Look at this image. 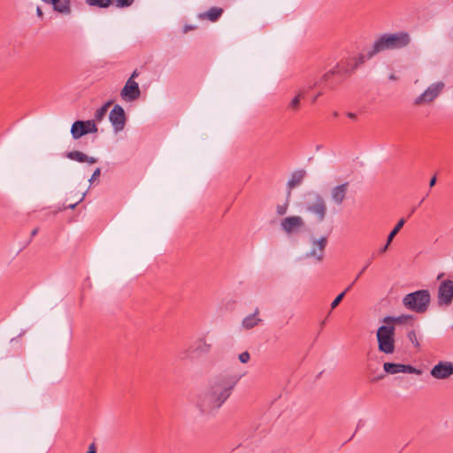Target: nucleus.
Masks as SVG:
<instances>
[{"label":"nucleus","mask_w":453,"mask_h":453,"mask_svg":"<svg viewBox=\"0 0 453 453\" xmlns=\"http://www.w3.org/2000/svg\"><path fill=\"white\" fill-rule=\"evenodd\" d=\"M453 302V280L441 281L437 291V303L440 307H448Z\"/></svg>","instance_id":"obj_8"},{"label":"nucleus","mask_w":453,"mask_h":453,"mask_svg":"<svg viewBox=\"0 0 453 453\" xmlns=\"http://www.w3.org/2000/svg\"><path fill=\"white\" fill-rule=\"evenodd\" d=\"M389 244H390V243H388V240L387 239V243H386L382 248H380V249L379 252H380V254H382V253L386 252V251H387V250L388 249Z\"/></svg>","instance_id":"obj_36"},{"label":"nucleus","mask_w":453,"mask_h":453,"mask_svg":"<svg viewBox=\"0 0 453 453\" xmlns=\"http://www.w3.org/2000/svg\"><path fill=\"white\" fill-rule=\"evenodd\" d=\"M259 310L256 308L255 311L252 314L246 316L242 321V326L246 330H250L257 326L259 323L262 322V319L258 317Z\"/></svg>","instance_id":"obj_21"},{"label":"nucleus","mask_w":453,"mask_h":453,"mask_svg":"<svg viewBox=\"0 0 453 453\" xmlns=\"http://www.w3.org/2000/svg\"><path fill=\"white\" fill-rule=\"evenodd\" d=\"M410 42V35L407 32L384 34L374 41L371 50L367 51V58H372L376 54L387 50L404 48Z\"/></svg>","instance_id":"obj_2"},{"label":"nucleus","mask_w":453,"mask_h":453,"mask_svg":"<svg viewBox=\"0 0 453 453\" xmlns=\"http://www.w3.org/2000/svg\"><path fill=\"white\" fill-rule=\"evenodd\" d=\"M196 27H193V26H189V25H186L184 27H183V32L184 33H188V31L190 30H193L195 29Z\"/></svg>","instance_id":"obj_38"},{"label":"nucleus","mask_w":453,"mask_h":453,"mask_svg":"<svg viewBox=\"0 0 453 453\" xmlns=\"http://www.w3.org/2000/svg\"><path fill=\"white\" fill-rule=\"evenodd\" d=\"M100 174H101V169H100L99 167H97V168L94 171V173H93V174H92L91 178L89 179V182H90V183H92V181H93V180H95L97 177H99V176H100Z\"/></svg>","instance_id":"obj_33"},{"label":"nucleus","mask_w":453,"mask_h":453,"mask_svg":"<svg viewBox=\"0 0 453 453\" xmlns=\"http://www.w3.org/2000/svg\"><path fill=\"white\" fill-rule=\"evenodd\" d=\"M430 374L437 380H446L453 375V364L449 361H441L435 365Z\"/></svg>","instance_id":"obj_13"},{"label":"nucleus","mask_w":453,"mask_h":453,"mask_svg":"<svg viewBox=\"0 0 453 453\" xmlns=\"http://www.w3.org/2000/svg\"><path fill=\"white\" fill-rule=\"evenodd\" d=\"M352 287H353V283H350V284L346 288V289H345L344 291H346V293H347L348 291H349V290L351 289V288H352Z\"/></svg>","instance_id":"obj_45"},{"label":"nucleus","mask_w":453,"mask_h":453,"mask_svg":"<svg viewBox=\"0 0 453 453\" xmlns=\"http://www.w3.org/2000/svg\"><path fill=\"white\" fill-rule=\"evenodd\" d=\"M431 303V294L428 289H420L407 294L403 298V306L416 313H425Z\"/></svg>","instance_id":"obj_4"},{"label":"nucleus","mask_w":453,"mask_h":453,"mask_svg":"<svg viewBox=\"0 0 453 453\" xmlns=\"http://www.w3.org/2000/svg\"><path fill=\"white\" fill-rule=\"evenodd\" d=\"M36 14H37V16H38L39 18H41V19H42V18H43V12H42V9H41L40 7H37V9H36Z\"/></svg>","instance_id":"obj_41"},{"label":"nucleus","mask_w":453,"mask_h":453,"mask_svg":"<svg viewBox=\"0 0 453 453\" xmlns=\"http://www.w3.org/2000/svg\"><path fill=\"white\" fill-rule=\"evenodd\" d=\"M141 96V90L135 81H127L124 88L120 91L121 98L126 102L137 100Z\"/></svg>","instance_id":"obj_14"},{"label":"nucleus","mask_w":453,"mask_h":453,"mask_svg":"<svg viewBox=\"0 0 453 453\" xmlns=\"http://www.w3.org/2000/svg\"><path fill=\"white\" fill-rule=\"evenodd\" d=\"M86 4L89 6H96L99 8H108L111 5V1L109 0H85Z\"/></svg>","instance_id":"obj_27"},{"label":"nucleus","mask_w":453,"mask_h":453,"mask_svg":"<svg viewBox=\"0 0 453 453\" xmlns=\"http://www.w3.org/2000/svg\"><path fill=\"white\" fill-rule=\"evenodd\" d=\"M42 2H44L45 0H42Z\"/></svg>","instance_id":"obj_50"},{"label":"nucleus","mask_w":453,"mask_h":453,"mask_svg":"<svg viewBox=\"0 0 453 453\" xmlns=\"http://www.w3.org/2000/svg\"><path fill=\"white\" fill-rule=\"evenodd\" d=\"M407 337L416 348L419 347V342H418V340L417 337V334L414 330L409 331L407 334Z\"/></svg>","instance_id":"obj_29"},{"label":"nucleus","mask_w":453,"mask_h":453,"mask_svg":"<svg viewBox=\"0 0 453 453\" xmlns=\"http://www.w3.org/2000/svg\"><path fill=\"white\" fill-rule=\"evenodd\" d=\"M306 175V172L303 169L295 171L288 180L287 186L288 188V196H290L291 189L300 185Z\"/></svg>","instance_id":"obj_22"},{"label":"nucleus","mask_w":453,"mask_h":453,"mask_svg":"<svg viewBox=\"0 0 453 453\" xmlns=\"http://www.w3.org/2000/svg\"><path fill=\"white\" fill-rule=\"evenodd\" d=\"M65 157L71 160H74L79 163H88L92 165L97 162V158L94 157H89L79 150L69 151L65 154Z\"/></svg>","instance_id":"obj_20"},{"label":"nucleus","mask_w":453,"mask_h":453,"mask_svg":"<svg viewBox=\"0 0 453 453\" xmlns=\"http://www.w3.org/2000/svg\"><path fill=\"white\" fill-rule=\"evenodd\" d=\"M436 180H437L436 176L435 175L433 176L429 181V187L433 188L436 184Z\"/></svg>","instance_id":"obj_37"},{"label":"nucleus","mask_w":453,"mask_h":453,"mask_svg":"<svg viewBox=\"0 0 453 453\" xmlns=\"http://www.w3.org/2000/svg\"><path fill=\"white\" fill-rule=\"evenodd\" d=\"M390 79L394 80V79H395V76H394V75H391V76H390Z\"/></svg>","instance_id":"obj_49"},{"label":"nucleus","mask_w":453,"mask_h":453,"mask_svg":"<svg viewBox=\"0 0 453 453\" xmlns=\"http://www.w3.org/2000/svg\"><path fill=\"white\" fill-rule=\"evenodd\" d=\"M445 87L444 82L438 81L431 84L421 95L414 101L415 105H422L433 102L439 96Z\"/></svg>","instance_id":"obj_9"},{"label":"nucleus","mask_w":453,"mask_h":453,"mask_svg":"<svg viewBox=\"0 0 453 453\" xmlns=\"http://www.w3.org/2000/svg\"><path fill=\"white\" fill-rule=\"evenodd\" d=\"M97 132V127L94 120H77L71 127V134L73 139L77 140L81 136Z\"/></svg>","instance_id":"obj_10"},{"label":"nucleus","mask_w":453,"mask_h":453,"mask_svg":"<svg viewBox=\"0 0 453 453\" xmlns=\"http://www.w3.org/2000/svg\"><path fill=\"white\" fill-rule=\"evenodd\" d=\"M312 199L306 202L305 210L316 216L318 222L325 220L327 208L325 199L319 193L311 194Z\"/></svg>","instance_id":"obj_6"},{"label":"nucleus","mask_w":453,"mask_h":453,"mask_svg":"<svg viewBox=\"0 0 453 453\" xmlns=\"http://www.w3.org/2000/svg\"><path fill=\"white\" fill-rule=\"evenodd\" d=\"M323 93L321 91L318 92L311 99V103H315L317 101V99L322 96Z\"/></svg>","instance_id":"obj_40"},{"label":"nucleus","mask_w":453,"mask_h":453,"mask_svg":"<svg viewBox=\"0 0 453 453\" xmlns=\"http://www.w3.org/2000/svg\"><path fill=\"white\" fill-rule=\"evenodd\" d=\"M443 275H444V273H440V274L437 276V280H439L442 279Z\"/></svg>","instance_id":"obj_46"},{"label":"nucleus","mask_w":453,"mask_h":453,"mask_svg":"<svg viewBox=\"0 0 453 453\" xmlns=\"http://www.w3.org/2000/svg\"><path fill=\"white\" fill-rule=\"evenodd\" d=\"M305 95L306 88H301L296 96L291 99L287 109L292 112H297L301 106V99L304 98Z\"/></svg>","instance_id":"obj_23"},{"label":"nucleus","mask_w":453,"mask_h":453,"mask_svg":"<svg viewBox=\"0 0 453 453\" xmlns=\"http://www.w3.org/2000/svg\"><path fill=\"white\" fill-rule=\"evenodd\" d=\"M404 223H405L404 219H401L397 222V224L395 226V227L393 228V230L389 233V234L388 236V243H391V242L393 241L395 236L399 233L401 228L403 226Z\"/></svg>","instance_id":"obj_28"},{"label":"nucleus","mask_w":453,"mask_h":453,"mask_svg":"<svg viewBox=\"0 0 453 453\" xmlns=\"http://www.w3.org/2000/svg\"><path fill=\"white\" fill-rule=\"evenodd\" d=\"M384 371L389 374H396L399 372L413 373L420 375L422 372L411 365H403L395 363H384Z\"/></svg>","instance_id":"obj_15"},{"label":"nucleus","mask_w":453,"mask_h":453,"mask_svg":"<svg viewBox=\"0 0 453 453\" xmlns=\"http://www.w3.org/2000/svg\"><path fill=\"white\" fill-rule=\"evenodd\" d=\"M304 226V221L300 216H288L280 221L281 229L288 235L297 234Z\"/></svg>","instance_id":"obj_11"},{"label":"nucleus","mask_w":453,"mask_h":453,"mask_svg":"<svg viewBox=\"0 0 453 453\" xmlns=\"http://www.w3.org/2000/svg\"><path fill=\"white\" fill-rule=\"evenodd\" d=\"M39 229L38 228H35L32 232H31V236L34 237L37 234Z\"/></svg>","instance_id":"obj_44"},{"label":"nucleus","mask_w":453,"mask_h":453,"mask_svg":"<svg viewBox=\"0 0 453 453\" xmlns=\"http://www.w3.org/2000/svg\"><path fill=\"white\" fill-rule=\"evenodd\" d=\"M138 76H139V73H138V71H137V70H134V71L132 73L131 76L127 79V81H134V80H135V78H137Z\"/></svg>","instance_id":"obj_35"},{"label":"nucleus","mask_w":453,"mask_h":453,"mask_svg":"<svg viewBox=\"0 0 453 453\" xmlns=\"http://www.w3.org/2000/svg\"><path fill=\"white\" fill-rule=\"evenodd\" d=\"M345 295L346 291H343L334 298V300L331 303L332 310L335 309L339 305V303L342 302Z\"/></svg>","instance_id":"obj_30"},{"label":"nucleus","mask_w":453,"mask_h":453,"mask_svg":"<svg viewBox=\"0 0 453 453\" xmlns=\"http://www.w3.org/2000/svg\"><path fill=\"white\" fill-rule=\"evenodd\" d=\"M250 355L248 351H244L239 355V360L242 364H246L250 361Z\"/></svg>","instance_id":"obj_31"},{"label":"nucleus","mask_w":453,"mask_h":453,"mask_svg":"<svg viewBox=\"0 0 453 453\" xmlns=\"http://www.w3.org/2000/svg\"><path fill=\"white\" fill-rule=\"evenodd\" d=\"M85 196H86V192H84V193L81 195V198H80V199H79L75 203H73V204L68 205V208H70V209H74V208L76 207V205H77L79 203H81V202H82V201H83V199L85 198Z\"/></svg>","instance_id":"obj_34"},{"label":"nucleus","mask_w":453,"mask_h":453,"mask_svg":"<svg viewBox=\"0 0 453 453\" xmlns=\"http://www.w3.org/2000/svg\"><path fill=\"white\" fill-rule=\"evenodd\" d=\"M111 104H112V101L110 100L96 111L95 119L96 121H101L104 118V116L106 115V112L108 111V108L111 105Z\"/></svg>","instance_id":"obj_26"},{"label":"nucleus","mask_w":453,"mask_h":453,"mask_svg":"<svg viewBox=\"0 0 453 453\" xmlns=\"http://www.w3.org/2000/svg\"><path fill=\"white\" fill-rule=\"evenodd\" d=\"M333 115H334V117H335V118H336V117H338V112H337V111H334V112L333 113Z\"/></svg>","instance_id":"obj_47"},{"label":"nucleus","mask_w":453,"mask_h":453,"mask_svg":"<svg viewBox=\"0 0 453 453\" xmlns=\"http://www.w3.org/2000/svg\"><path fill=\"white\" fill-rule=\"evenodd\" d=\"M222 13H223L222 8L211 7L207 12L200 14V18H203V19L206 18L209 20L215 22L219 19V17L222 15Z\"/></svg>","instance_id":"obj_24"},{"label":"nucleus","mask_w":453,"mask_h":453,"mask_svg":"<svg viewBox=\"0 0 453 453\" xmlns=\"http://www.w3.org/2000/svg\"><path fill=\"white\" fill-rule=\"evenodd\" d=\"M312 249L306 254L307 257H314L318 262L324 258V250L327 244V238L322 236L319 239L311 240Z\"/></svg>","instance_id":"obj_16"},{"label":"nucleus","mask_w":453,"mask_h":453,"mask_svg":"<svg viewBox=\"0 0 453 453\" xmlns=\"http://www.w3.org/2000/svg\"><path fill=\"white\" fill-rule=\"evenodd\" d=\"M342 71H344L345 73H349V69L343 64H337L319 79L315 75L310 74L305 78V85L303 88H306V94L322 84H325V86L330 89H334L337 85L342 83V79H340L338 73H341Z\"/></svg>","instance_id":"obj_3"},{"label":"nucleus","mask_w":453,"mask_h":453,"mask_svg":"<svg viewBox=\"0 0 453 453\" xmlns=\"http://www.w3.org/2000/svg\"><path fill=\"white\" fill-rule=\"evenodd\" d=\"M365 59H369L367 58V53L365 55L360 54L356 58H349L345 61H341L339 64H343L348 69L349 73H345L344 71H342L341 73H338V76L340 79H342V81L348 76H349L352 72L360 65L364 64Z\"/></svg>","instance_id":"obj_17"},{"label":"nucleus","mask_w":453,"mask_h":453,"mask_svg":"<svg viewBox=\"0 0 453 453\" xmlns=\"http://www.w3.org/2000/svg\"><path fill=\"white\" fill-rule=\"evenodd\" d=\"M239 377L219 374L196 396L195 405L202 415H214L230 397Z\"/></svg>","instance_id":"obj_1"},{"label":"nucleus","mask_w":453,"mask_h":453,"mask_svg":"<svg viewBox=\"0 0 453 453\" xmlns=\"http://www.w3.org/2000/svg\"><path fill=\"white\" fill-rule=\"evenodd\" d=\"M357 280H358V279H357V277H356V278H355V280H352V282H351V283H353V285H354Z\"/></svg>","instance_id":"obj_48"},{"label":"nucleus","mask_w":453,"mask_h":453,"mask_svg":"<svg viewBox=\"0 0 453 453\" xmlns=\"http://www.w3.org/2000/svg\"><path fill=\"white\" fill-rule=\"evenodd\" d=\"M370 263H368L366 265H365L361 271H359V273L357 275V279H359V277L364 273V272L366 270V268L369 266Z\"/></svg>","instance_id":"obj_39"},{"label":"nucleus","mask_w":453,"mask_h":453,"mask_svg":"<svg viewBox=\"0 0 453 453\" xmlns=\"http://www.w3.org/2000/svg\"><path fill=\"white\" fill-rule=\"evenodd\" d=\"M349 189V183L344 182L342 184L334 187L331 190V199L337 204L342 205L344 202Z\"/></svg>","instance_id":"obj_18"},{"label":"nucleus","mask_w":453,"mask_h":453,"mask_svg":"<svg viewBox=\"0 0 453 453\" xmlns=\"http://www.w3.org/2000/svg\"><path fill=\"white\" fill-rule=\"evenodd\" d=\"M44 3L53 6V10L62 14L71 13V0H45Z\"/></svg>","instance_id":"obj_19"},{"label":"nucleus","mask_w":453,"mask_h":453,"mask_svg":"<svg viewBox=\"0 0 453 453\" xmlns=\"http://www.w3.org/2000/svg\"><path fill=\"white\" fill-rule=\"evenodd\" d=\"M395 327L393 325H381L376 332L378 349L380 352L391 355L395 350Z\"/></svg>","instance_id":"obj_5"},{"label":"nucleus","mask_w":453,"mask_h":453,"mask_svg":"<svg viewBox=\"0 0 453 453\" xmlns=\"http://www.w3.org/2000/svg\"><path fill=\"white\" fill-rule=\"evenodd\" d=\"M87 453H96L94 444L90 445Z\"/></svg>","instance_id":"obj_42"},{"label":"nucleus","mask_w":453,"mask_h":453,"mask_svg":"<svg viewBox=\"0 0 453 453\" xmlns=\"http://www.w3.org/2000/svg\"><path fill=\"white\" fill-rule=\"evenodd\" d=\"M109 119L115 130V132L122 131L126 125V113L122 106L115 104L110 111Z\"/></svg>","instance_id":"obj_12"},{"label":"nucleus","mask_w":453,"mask_h":453,"mask_svg":"<svg viewBox=\"0 0 453 453\" xmlns=\"http://www.w3.org/2000/svg\"><path fill=\"white\" fill-rule=\"evenodd\" d=\"M347 116L351 119H357V115L353 112H348L347 113Z\"/></svg>","instance_id":"obj_43"},{"label":"nucleus","mask_w":453,"mask_h":453,"mask_svg":"<svg viewBox=\"0 0 453 453\" xmlns=\"http://www.w3.org/2000/svg\"><path fill=\"white\" fill-rule=\"evenodd\" d=\"M211 345L206 342L204 338L197 339L193 346L181 350L179 354V358L180 360L190 359L193 357V354H196L198 356L206 355L211 351Z\"/></svg>","instance_id":"obj_7"},{"label":"nucleus","mask_w":453,"mask_h":453,"mask_svg":"<svg viewBox=\"0 0 453 453\" xmlns=\"http://www.w3.org/2000/svg\"><path fill=\"white\" fill-rule=\"evenodd\" d=\"M287 211H288V203L277 206V213L279 215H285L287 213Z\"/></svg>","instance_id":"obj_32"},{"label":"nucleus","mask_w":453,"mask_h":453,"mask_svg":"<svg viewBox=\"0 0 453 453\" xmlns=\"http://www.w3.org/2000/svg\"><path fill=\"white\" fill-rule=\"evenodd\" d=\"M411 318V317L409 315H402V316H398V317L387 316V317L383 318L382 323L387 326L393 325L395 326V324H403L405 321H407V319H409Z\"/></svg>","instance_id":"obj_25"}]
</instances>
